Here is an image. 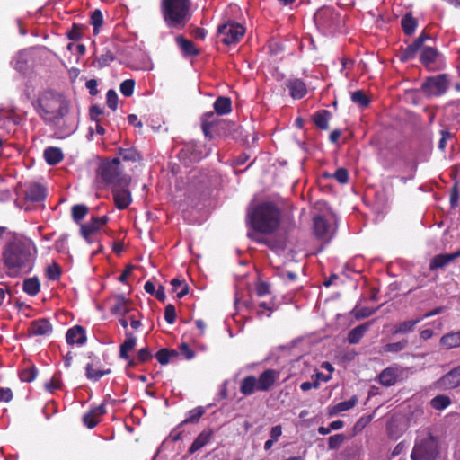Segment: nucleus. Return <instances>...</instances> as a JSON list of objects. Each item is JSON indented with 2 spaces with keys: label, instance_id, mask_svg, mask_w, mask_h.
<instances>
[{
  "label": "nucleus",
  "instance_id": "1",
  "mask_svg": "<svg viewBox=\"0 0 460 460\" xmlns=\"http://www.w3.org/2000/svg\"><path fill=\"white\" fill-rule=\"evenodd\" d=\"M281 211L272 202L256 205L247 213V220L255 232L269 234L275 232L280 223Z\"/></svg>",
  "mask_w": 460,
  "mask_h": 460
},
{
  "label": "nucleus",
  "instance_id": "2",
  "mask_svg": "<svg viewBox=\"0 0 460 460\" xmlns=\"http://www.w3.org/2000/svg\"><path fill=\"white\" fill-rule=\"evenodd\" d=\"M4 265L10 276L29 273L33 265V259L30 248L20 242H13L7 245L3 252Z\"/></svg>",
  "mask_w": 460,
  "mask_h": 460
},
{
  "label": "nucleus",
  "instance_id": "3",
  "mask_svg": "<svg viewBox=\"0 0 460 460\" xmlns=\"http://www.w3.org/2000/svg\"><path fill=\"white\" fill-rule=\"evenodd\" d=\"M39 114L49 122L57 123L68 113L67 102L53 92L43 93L39 100Z\"/></svg>",
  "mask_w": 460,
  "mask_h": 460
},
{
  "label": "nucleus",
  "instance_id": "4",
  "mask_svg": "<svg viewBox=\"0 0 460 460\" xmlns=\"http://www.w3.org/2000/svg\"><path fill=\"white\" fill-rule=\"evenodd\" d=\"M190 0H162V13L168 26H177L188 18Z\"/></svg>",
  "mask_w": 460,
  "mask_h": 460
},
{
  "label": "nucleus",
  "instance_id": "5",
  "mask_svg": "<svg viewBox=\"0 0 460 460\" xmlns=\"http://www.w3.org/2000/svg\"><path fill=\"white\" fill-rule=\"evenodd\" d=\"M98 175L103 181L114 185H128L130 177L123 173L120 160L118 157L111 161L102 162L97 171Z\"/></svg>",
  "mask_w": 460,
  "mask_h": 460
},
{
  "label": "nucleus",
  "instance_id": "6",
  "mask_svg": "<svg viewBox=\"0 0 460 460\" xmlns=\"http://www.w3.org/2000/svg\"><path fill=\"white\" fill-rule=\"evenodd\" d=\"M438 454V442L429 433L426 438L416 442L411 455V460H435Z\"/></svg>",
  "mask_w": 460,
  "mask_h": 460
},
{
  "label": "nucleus",
  "instance_id": "7",
  "mask_svg": "<svg viewBox=\"0 0 460 460\" xmlns=\"http://www.w3.org/2000/svg\"><path fill=\"white\" fill-rule=\"evenodd\" d=\"M314 21L317 28L323 31L334 30L340 26L341 18L331 7H322L314 13Z\"/></svg>",
  "mask_w": 460,
  "mask_h": 460
},
{
  "label": "nucleus",
  "instance_id": "8",
  "mask_svg": "<svg viewBox=\"0 0 460 460\" xmlns=\"http://www.w3.org/2000/svg\"><path fill=\"white\" fill-rule=\"evenodd\" d=\"M449 86V79L447 74L429 76L421 84V91L427 96H440L444 94Z\"/></svg>",
  "mask_w": 460,
  "mask_h": 460
},
{
  "label": "nucleus",
  "instance_id": "9",
  "mask_svg": "<svg viewBox=\"0 0 460 460\" xmlns=\"http://www.w3.org/2000/svg\"><path fill=\"white\" fill-rule=\"evenodd\" d=\"M218 34L222 37L221 41L226 45L238 42L244 35L245 29L240 23L228 22L220 25L217 29Z\"/></svg>",
  "mask_w": 460,
  "mask_h": 460
},
{
  "label": "nucleus",
  "instance_id": "10",
  "mask_svg": "<svg viewBox=\"0 0 460 460\" xmlns=\"http://www.w3.org/2000/svg\"><path fill=\"white\" fill-rule=\"evenodd\" d=\"M108 222V217H92L91 221L81 225L80 232L84 239L91 243L93 242V236Z\"/></svg>",
  "mask_w": 460,
  "mask_h": 460
},
{
  "label": "nucleus",
  "instance_id": "11",
  "mask_svg": "<svg viewBox=\"0 0 460 460\" xmlns=\"http://www.w3.org/2000/svg\"><path fill=\"white\" fill-rule=\"evenodd\" d=\"M128 185H115L112 189V195L115 206L118 209L127 208L132 202L131 193Z\"/></svg>",
  "mask_w": 460,
  "mask_h": 460
},
{
  "label": "nucleus",
  "instance_id": "12",
  "mask_svg": "<svg viewBox=\"0 0 460 460\" xmlns=\"http://www.w3.org/2000/svg\"><path fill=\"white\" fill-rule=\"evenodd\" d=\"M279 373L274 369H267L263 371L257 378L258 391L267 392L269 391L279 379Z\"/></svg>",
  "mask_w": 460,
  "mask_h": 460
},
{
  "label": "nucleus",
  "instance_id": "13",
  "mask_svg": "<svg viewBox=\"0 0 460 460\" xmlns=\"http://www.w3.org/2000/svg\"><path fill=\"white\" fill-rule=\"evenodd\" d=\"M438 384L445 389H452L460 385V365L444 375Z\"/></svg>",
  "mask_w": 460,
  "mask_h": 460
},
{
  "label": "nucleus",
  "instance_id": "14",
  "mask_svg": "<svg viewBox=\"0 0 460 460\" xmlns=\"http://www.w3.org/2000/svg\"><path fill=\"white\" fill-rule=\"evenodd\" d=\"M66 340L70 345H84L87 340L85 330L81 325H75L67 330Z\"/></svg>",
  "mask_w": 460,
  "mask_h": 460
},
{
  "label": "nucleus",
  "instance_id": "15",
  "mask_svg": "<svg viewBox=\"0 0 460 460\" xmlns=\"http://www.w3.org/2000/svg\"><path fill=\"white\" fill-rule=\"evenodd\" d=\"M29 332L31 335L43 336L52 332V325L46 318L33 321L31 323Z\"/></svg>",
  "mask_w": 460,
  "mask_h": 460
},
{
  "label": "nucleus",
  "instance_id": "16",
  "mask_svg": "<svg viewBox=\"0 0 460 460\" xmlns=\"http://www.w3.org/2000/svg\"><path fill=\"white\" fill-rule=\"evenodd\" d=\"M287 87L289 89V93L294 99H301L306 93L305 84L300 79L289 80L287 83Z\"/></svg>",
  "mask_w": 460,
  "mask_h": 460
},
{
  "label": "nucleus",
  "instance_id": "17",
  "mask_svg": "<svg viewBox=\"0 0 460 460\" xmlns=\"http://www.w3.org/2000/svg\"><path fill=\"white\" fill-rule=\"evenodd\" d=\"M440 346L445 349L460 347V331L444 334L439 341Z\"/></svg>",
  "mask_w": 460,
  "mask_h": 460
},
{
  "label": "nucleus",
  "instance_id": "18",
  "mask_svg": "<svg viewBox=\"0 0 460 460\" xmlns=\"http://www.w3.org/2000/svg\"><path fill=\"white\" fill-rule=\"evenodd\" d=\"M314 234L318 238L329 240L330 236L329 225L327 221L321 216H317L314 218Z\"/></svg>",
  "mask_w": 460,
  "mask_h": 460
},
{
  "label": "nucleus",
  "instance_id": "19",
  "mask_svg": "<svg viewBox=\"0 0 460 460\" xmlns=\"http://www.w3.org/2000/svg\"><path fill=\"white\" fill-rule=\"evenodd\" d=\"M46 190L44 187L38 183L31 184L26 191V199L32 202H39L45 199Z\"/></svg>",
  "mask_w": 460,
  "mask_h": 460
},
{
  "label": "nucleus",
  "instance_id": "20",
  "mask_svg": "<svg viewBox=\"0 0 460 460\" xmlns=\"http://www.w3.org/2000/svg\"><path fill=\"white\" fill-rule=\"evenodd\" d=\"M213 435L212 430H204L202 431L193 441L191 446L190 447L188 452L189 454H193L196 451L202 448L204 446H206L209 441Z\"/></svg>",
  "mask_w": 460,
  "mask_h": 460
},
{
  "label": "nucleus",
  "instance_id": "21",
  "mask_svg": "<svg viewBox=\"0 0 460 460\" xmlns=\"http://www.w3.org/2000/svg\"><path fill=\"white\" fill-rule=\"evenodd\" d=\"M438 52L432 47H426L420 53V62L429 69H432V65L435 63L438 58Z\"/></svg>",
  "mask_w": 460,
  "mask_h": 460
},
{
  "label": "nucleus",
  "instance_id": "22",
  "mask_svg": "<svg viewBox=\"0 0 460 460\" xmlns=\"http://www.w3.org/2000/svg\"><path fill=\"white\" fill-rule=\"evenodd\" d=\"M258 391V382L254 376L244 377L240 385V392L244 395H250Z\"/></svg>",
  "mask_w": 460,
  "mask_h": 460
},
{
  "label": "nucleus",
  "instance_id": "23",
  "mask_svg": "<svg viewBox=\"0 0 460 460\" xmlns=\"http://www.w3.org/2000/svg\"><path fill=\"white\" fill-rule=\"evenodd\" d=\"M64 155L63 152L58 147H48L44 151V158L46 162L50 165H55L62 161Z\"/></svg>",
  "mask_w": 460,
  "mask_h": 460
},
{
  "label": "nucleus",
  "instance_id": "24",
  "mask_svg": "<svg viewBox=\"0 0 460 460\" xmlns=\"http://www.w3.org/2000/svg\"><path fill=\"white\" fill-rule=\"evenodd\" d=\"M331 118L332 113L327 110H321L313 115L314 124L323 130L329 128V120Z\"/></svg>",
  "mask_w": 460,
  "mask_h": 460
},
{
  "label": "nucleus",
  "instance_id": "25",
  "mask_svg": "<svg viewBox=\"0 0 460 460\" xmlns=\"http://www.w3.org/2000/svg\"><path fill=\"white\" fill-rule=\"evenodd\" d=\"M370 326L369 323H366L360 325H358L357 327L353 328L351 331H349L348 334V341L350 344H357L359 342L361 338L364 336L365 332L368 330Z\"/></svg>",
  "mask_w": 460,
  "mask_h": 460
},
{
  "label": "nucleus",
  "instance_id": "26",
  "mask_svg": "<svg viewBox=\"0 0 460 460\" xmlns=\"http://www.w3.org/2000/svg\"><path fill=\"white\" fill-rule=\"evenodd\" d=\"M397 376L398 375L396 374L395 369L388 367L380 373L378 379L381 385L385 386H391L396 383Z\"/></svg>",
  "mask_w": 460,
  "mask_h": 460
},
{
  "label": "nucleus",
  "instance_id": "27",
  "mask_svg": "<svg viewBox=\"0 0 460 460\" xmlns=\"http://www.w3.org/2000/svg\"><path fill=\"white\" fill-rule=\"evenodd\" d=\"M231 105L230 98L224 96L218 97L213 104L214 110L218 115L229 113L231 111Z\"/></svg>",
  "mask_w": 460,
  "mask_h": 460
},
{
  "label": "nucleus",
  "instance_id": "28",
  "mask_svg": "<svg viewBox=\"0 0 460 460\" xmlns=\"http://www.w3.org/2000/svg\"><path fill=\"white\" fill-rule=\"evenodd\" d=\"M357 402H358V397L356 395H354L349 400L337 403L336 405H334L333 407H332L329 411V414L336 415L340 412L348 411V410L353 408Z\"/></svg>",
  "mask_w": 460,
  "mask_h": 460
},
{
  "label": "nucleus",
  "instance_id": "29",
  "mask_svg": "<svg viewBox=\"0 0 460 460\" xmlns=\"http://www.w3.org/2000/svg\"><path fill=\"white\" fill-rule=\"evenodd\" d=\"M40 283L39 279L36 277L28 278L23 281L22 289L29 296H36L40 291Z\"/></svg>",
  "mask_w": 460,
  "mask_h": 460
},
{
  "label": "nucleus",
  "instance_id": "30",
  "mask_svg": "<svg viewBox=\"0 0 460 460\" xmlns=\"http://www.w3.org/2000/svg\"><path fill=\"white\" fill-rule=\"evenodd\" d=\"M421 320L422 318H417L411 321H404L394 327L393 334H406L411 332H413L415 325L419 323Z\"/></svg>",
  "mask_w": 460,
  "mask_h": 460
},
{
  "label": "nucleus",
  "instance_id": "31",
  "mask_svg": "<svg viewBox=\"0 0 460 460\" xmlns=\"http://www.w3.org/2000/svg\"><path fill=\"white\" fill-rule=\"evenodd\" d=\"M450 262H452V257H450L449 253L438 254L431 259L429 262V270H434L444 268Z\"/></svg>",
  "mask_w": 460,
  "mask_h": 460
},
{
  "label": "nucleus",
  "instance_id": "32",
  "mask_svg": "<svg viewBox=\"0 0 460 460\" xmlns=\"http://www.w3.org/2000/svg\"><path fill=\"white\" fill-rule=\"evenodd\" d=\"M111 311L116 314H126L128 312V300L123 295H118L115 296V303L111 307Z\"/></svg>",
  "mask_w": 460,
  "mask_h": 460
},
{
  "label": "nucleus",
  "instance_id": "33",
  "mask_svg": "<svg viewBox=\"0 0 460 460\" xmlns=\"http://www.w3.org/2000/svg\"><path fill=\"white\" fill-rule=\"evenodd\" d=\"M126 341L120 345L119 348V357L128 359V352L134 349L137 343V339L131 333H126Z\"/></svg>",
  "mask_w": 460,
  "mask_h": 460
},
{
  "label": "nucleus",
  "instance_id": "34",
  "mask_svg": "<svg viewBox=\"0 0 460 460\" xmlns=\"http://www.w3.org/2000/svg\"><path fill=\"white\" fill-rule=\"evenodd\" d=\"M421 46L422 45L415 40L411 44L407 46L405 49H403L400 58L401 61L406 62L414 58Z\"/></svg>",
  "mask_w": 460,
  "mask_h": 460
},
{
  "label": "nucleus",
  "instance_id": "35",
  "mask_svg": "<svg viewBox=\"0 0 460 460\" xmlns=\"http://www.w3.org/2000/svg\"><path fill=\"white\" fill-rule=\"evenodd\" d=\"M176 42L185 55L195 56L198 54V49L195 48L193 42L185 39L183 36H178Z\"/></svg>",
  "mask_w": 460,
  "mask_h": 460
},
{
  "label": "nucleus",
  "instance_id": "36",
  "mask_svg": "<svg viewBox=\"0 0 460 460\" xmlns=\"http://www.w3.org/2000/svg\"><path fill=\"white\" fill-rule=\"evenodd\" d=\"M401 24L404 33L411 35L417 27V20L412 17L411 13H408L402 18Z\"/></svg>",
  "mask_w": 460,
  "mask_h": 460
},
{
  "label": "nucleus",
  "instance_id": "37",
  "mask_svg": "<svg viewBox=\"0 0 460 460\" xmlns=\"http://www.w3.org/2000/svg\"><path fill=\"white\" fill-rule=\"evenodd\" d=\"M214 124H215V114H214V112H207V113H205L203 115V117H202L201 128H202V131H203V133H204V135L206 137H211V136H210V129L214 126Z\"/></svg>",
  "mask_w": 460,
  "mask_h": 460
},
{
  "label": "nucleus",
  "instance_id": "38",
  "mask_svg": "<svg viewBox=\"0 0 460 460\" xmlns=\"http://www.w3.org/2000/svg\"><path fill=\"white\" fill-rule=\"evenodd\" d=\"M177 355L178 352L176 350L162 349L155 354V358L161 365H165L169 363L172 357H176Z\"/></svg>",
  "mask_w": 460,
  "mask_h": 460
},
{
  "label": "nucleus",
  "instance_id": "39",
  "mask_svg": "<svg viewBox=\"0 0 460 460\" xmlns=\"http://www.w3.org/2000/svg\"><path fill=\"white\" fill-rule=\"evenodd\" d=\"M171 285L172 286L173 292H176L181 287V289L177 293L178 298H181L189 293V286L182 279H173L171 281Z\"/></svg>",
  "mask_w": 460,
  "mask_h": 460
},
{
  "label": "nucleus",
  "instance_id": "40",
  "mask_svg": "<svg viewBox=\"0 0 460 460\" xmlns=\"http://www.w3.org/2000/svg\"><path fill=\"white\" fill-rule=\"evenodd\" d=\"M119 155L124 161L137 162L140 160V155L135 148H119Z\"/></svg>",
  "mask_w": 460,
  "mask_h": 460
},
{
  "label": "nucleus",
  "instance_id": "41",
  "mask_svg": "<svg viewBox=\"0 0 460 460\" xmlns=\"http://www.w3.org/2000/svg\"><path fill=\"white\" fill-rule=\"evenodd\" d=\"M204 412L205 411L202 407H197L190 411L188 412L187 418L181 423V425L198 422L200 417L204 414Z\"/></svg>",
  "mask_w": 460,
  "mask_h": 460
},
{
  "label": "nucleus",
  "instance_id": "42",
  "mask_svg": "<svg viewBox=\"0 0 460 460\" xmlns=\"http://www.w3.org/2000/svg\"><path fill=\"white\" fill-rule=\"evenodd\" d=\"M86 376L88 379L98 381L102 376L111 373V369L94 371L91 363L86 365Z\"/></svg>",
  "mask_w": 460,
  "mask_h": 460
},
{
  "label": "nucleus",
  "instance_id": "43",
  "mask_svg": "<svg viewBox=\"0 0 460 460\" xmlns=\"http://www.w3.org/2000/svg\"><path fill=\"white\" fill-rule=\"evenodd\" d=\"M450 402L451 401L448 396L437 395L431 400L430 404L436 410H443L447 408Z\"/></svg>",
  "mask_w": 460,
  "mask_h": 460
},
{
  "label": "nucleus",
  "instance_id": "44",
  "mask_svg": "<svg viewBox=\"0 0 460 460\" xmlns=\"http://www.w3.org/2000/svg\"><path fill=\"white\" fill-rule=\"evenodd\" d=\"M88 213V208L85 205L78 204L72 208V217L74 221H81Z\"/></svg>",
  "mask_w": 460,
  "mask_h": 460
},
{
  "label": "nucleus",
  "instance_id": "45",
  "mask_svg": "<svg viewBox=\"0 0 460 460\" xmlns=\"http://www.w3.org/2000/svg\"><path fill=\"white\" fill-rule=\"evenodd\" d=\"M407 345H408V341L407 340H402V341H397V342H393V343L386 344L384 347V350L385 352L396 353V352H400V351L403 350L407 347Z\"/></svg>",
  "mask_w": 460,
  "mask_h": 460
},
{
  "label": "nucleus",
  "instance_id": "46",
  "mask_svg": "<svg viewBox=\"0 0 460 460\" xmlns=\"http://www.w3.org/2000/svg\"><path fill=\"white\" fill-rule=\"evenodd\" d=\"M102 22L103 18L102 12L98 9L94 10L91 15V24L93 26L94 34L99 32V28L102 26Z\"/></svg>",
  "mask_w": 460,
  "mask_h": 460
},
{
  "label": "nucleus",
  "instance_id": "47",
  "mask_svg": "<svg viewBox=\"0 0 460 460\" xmlns=\"http://www.w3.org/2000/svg\"><path fill=\"white\" fill-rule=\"evenodd\" d=\"M351 100L353 102L360 105L361 107H367L369 103L368 98L366 96L365 93L361 90L353 92L351 93Z\"/></svg>",
  "mask_w": 460,
  "mask_h": 460
},
{
  "label": "nucleus",
  "instance_id": "48",
  "mask_svg": "<svg viewBox=\"0 0 460 460\" xmlns=\"http://www.w3.org/2000/svg\"><path fill=\"white\" fill-rule=\"evenodd\" d=\"M37 373L38 371L35 367L25 368L20 373V379L22 382H32L36 378Z\"/></svg>",
  "mask_w": 460,
  "mask_h": 460
},
{
  "label": "nucleus",
  "instance_id": "49",
  "mask_svg": "<svg viewBox=\"0 0 460 460\" xmlns=\"http://www.w3.org/2000/svg\"><path fill=\"white\" fill-rule=\"evenodd\" d=\"M134 87L135 81L133 79H127L120 84L119 90L124 96L129 97L134 93Z\"/></svg>",
  "mask_w": 460,
  "mask_h": 460
},
{
  "label": "nucleus",
  "instance_id": "50",
  "mask_svg": "<svg viewBox=\"0 0 460 460\" xmlns=\"http://www.w3.org/2000/svg\"><path fill=\"white\" fill-rule=\"evenodd\" d=\"M345 436L343 434H336L331 436L328 438V447L329 449H337L341 447V445L344 442Z\"/></svg>",
  "mask_w": 460,
  "mask_h": 460
},
{
  "label": "nucleus",
  "instance_id": "51",
  "mask_svg": "<svg viewBox=\"0 0 460 460\" xmlns=\"http://www.w3.org/2000/svg\"><path fill=\"white\" fill-rule=\"evenodd\" d=\"M106 103H107V106L111 109L112 111H115L118 107V94L117 93L112 90V89H110L108 92H107V94H106Z\"/></svg>",
  "mask_w": 460,
  "mask_h": 460
},
{
  "label": "nucleus",
  "instance_id": "52",
  "mask_svg": "<svg viewBox=\"0 0 460 460\" xmlns=\"http://www.w3.org/2000/svg\"><path fill=\"white\" fill-rule=\"evenodd\" d=\"M61 274L60 267L58 263L53 262L47 268V276L51 280H57L59 279Z\"/></svg>",
  "mask_w": 460,
  "mask_h": 460
},
{
  "label": "nucleus",
  "instance_id": "53",
  "mask_svg": "<svg viewBox=\"0 0 460 460\" xmlns=\"http://www.w3.org/2000/svg\"><path fill=\"white\" fill-rule=\"evenodd\" d=\"M115 59L114 55L111 51H106V53L102 54L98 59V66L104 67L110 65Z\"/></svg>",
  "mask_w": 460,
  "mask_h": 460
},
{
  "label": "nucleus",
  "instance_id": "54",
  "mask_svg": "<svg viewBox=\"0 0 460 460\" xmlns=\"http://www.w3.org/2000/svg\"><path fill=\"white\" fill-rule=\"evenodd\" d=\"M164 319L165 321L172 324L175 322L176 319V311L173 305L169 304L165 306L164 309Z\"/></svg>",
  "mask_w": 460,
  "mask_h": 460
},
{
  "label": "nucleus",
  "instance_id": "55",
  "mask_svg": "<svg viewBox=\"0 0 460 460\" xmlns=\"http://www.w3.org/2000/svg\"><path fill=\"white\" fill-rule=\"evenodd\" d=\"M81 29L80 25L74 23L72 29L66 32V36L69 40L77 41L82 37Z\"/></svg>",
  "mask_w": 460,
  "mask_h": 460
},
{
  "label": "nucleus",
  "instance_id": "56",
  "mask_svg": "<svg viewBox=\"0 0 460 460\" xmlns=\"http://www.w3.org/2000/svg\"><path fill=\"white\" fill-rule=\"evenodd\" d=\"M333 177L338 182L344 184L349 181V172L345 168H339L334 172Z\"/></svg>",
  "mask_w": 460,
  "mask_h": 460
},
{
  "label": "nucleus",
  "instance_id": "57",
  "mask_svg": "<svg viewBox=\"0 0 460 460\" xmlns=\"http://www.w3.org/2000/svg\"><path fill=\"white\" fill-rule=\"evenodd\" d=\"M83 421L89 429H93L98 423L97 418L91 411L84 415Z\"/></svg>",
  "mask_w": 460,
  "mask_h": 460
},
{
  "label": "nucleus",
  "instance_id": "58",
  "mask_svg": "<svg viewBox=\"0 0 460 460\" xmlns=\"http://www.w3.org/2000/svg\"><path fill=\"white\" fill-rule=\"evenodd\" d=\"M217 126L223 130L224 134H229L234 130L235 124L222 120L217 123Z\"/></svg>",
  "mask_w": 460,
  "mask_h": 460
},
{
  "label": "nucleus",
  "instance_id": "59",
  "mask_svg": "<svg viewBox=\"0 0 460 460\" xmlns=\"http://www.w3.org/2000/svg\"><path fill=\"white\" fill-rule=\"evenodd\" d=\"M89 113L92 120L99 122L98 117L103 113V110L98 105H93L90 108Z\"/></svg>",
  "mask_w": 460,
  "mask_h": 460
},
{
  "label": "nucleus",
  "instance_id": "60",
  "mask_svg": "<svg viewBox=\"0 0 460 460\" xmlns=\"http://www.w3.org/2000/svg\"><path fill=\"white\" fill-rule=\"evenodd\" d=\"M180 351L187 359H191L195 356L194 351L189 347L187 343H181L180 345Z\"/></svg>",
  "mask_w": 460,
  "mask_h": 460
},
{
  "label": "nucleus",
  "instance_id": "61",
  "mask_svg": "<svg viewBox=\"0 0 460 460\" xmlns=\"http://www.w3.org/2000/svg\"><path fill=\"white\" fill-rule=\"evenodd\" d=\"M440 134H441V137H440V140L438 142V148L440 150H444L445 147H446L447 139L451 137V134H450L449 131L445 130V129L441 130Z\"/></svg>",
  "mask_w": 460,
  "mask_h": 460
},
{
  "label": "nucleus",
  "instance_id": "62",
  "mask_svg": "<svg viewBox=\"0 0 460 460\" xmlns=\"http://www.w3.org/2000/svg\"><path fill=\"white\" fill-rule=\"evenodd\" d=\"M13 398V392L10 388H0V400L8 402Z\"/></svg>",
  "mask_w": 460,
  "mask_h": 460
},
{
  "label": "nucleus",
  "instance_id": "63",
  "mask_svg": "<svg viewBox=\"0 0 460 460\" xmlns=\"http://www.w3.org/2000/svg\"><path fill=\"white\" fill-rule=\"evenodd\" d=\"M151 352L147 348L141 349L138 351L137 358L140 362H146L151 358Z\"/></svg>",
  "mask_w": 460,
  "mask_h": 460
},
{
  "label": "nucleus",
  "instance_id": "64",
  "mask_svg": "<svg viewBox=\"0 0 460 460\" xmlns=\"http://www.w3.org/2000/svg\"><path fill=\"white\" fill-rule=\"evenodd\" d=\"M85 86L89 90L91 95H96L98 93L97 81L95 79L88 80L85 84Z\"/></svg>",
  "mask_w": 460,
  "mask_h": 460
}]
</instances>
